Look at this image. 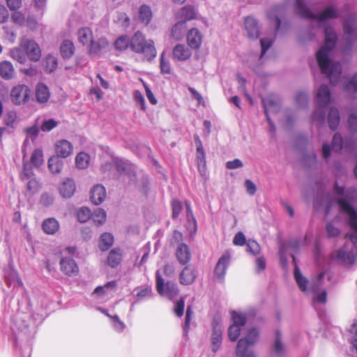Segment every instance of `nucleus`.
I'll return each mask as SVG.
<instances>
[{"label": "nucleus", "instance_id": "1", "mask_svg": "<svg viewBox=\"0 0 357 357\" xmlns=\"http://www.w3.org/2000/svg\"><path fill=\"white\" fill-rule=\"evenodd\" d=\"M325 42L317 52L316 58L322 74L325 75L335 85L340 82L342 74V66L337 61L331 59L332 50L337 41V34L331 26L324 28Z\"/></svg>", "mask_w": 357, "mask_h": 357}, {"label": "nucleus", "instance_id": "2", "mask_svg": "<svg viewBox=\"0 0 357 357\" xmlns=\"http://www.w3.org/2000/svg\"><path fill=\"white\" fill-rule=\"evenodd\" d=\"M295 264L294 278L299 289L307 294H313L312 305L317 308V305H324L327 301V293L321 287L324 282L325 272L321 271L317 277L310 281L307 280L301 274L300 269L296 262V258L293 252L290 253Z\"/></svg>", "mask_w": 357, "mask_h": 357}, {"label": "nucleus", "instance_id": "3", "mask_svg": "<svg viewBox=\"0 0 357 357\" xmlns=\"http://www.w3.org/2000/svg\"><path fill=\"white\" fill-rule=\"evenodd\" d=\"M295 9L296 13L300 16L316 20L319 23H323L331 19H337L340 17L337 9L333 5L328 6L324 10L316 14L305 5L303 0H296Z\"/></svg>", "mask_w": 357, "mask_h": 357}, {"label": "nucleus", "instance_id": "4", "mask_svg": "<svg viewBox=\"0 0 357 357\" xmlns=\"http://www.w3.org/2000/svg\"><path fill=\"white\" fill-rule=\"evenodd\" d=\"M130 50L137 54H143L147 60L153 59L157 52L152 40H146L145 36L140 31H137L130 41Z\"/></svg>", "mask_w": 357, "mask_h": 357}, {"label": "nucleus", "instance_id": "5", "mask_svg": "<svg viewBox=\"0 0 357 357\" xmlns=\"http://www.w3.org/2000/svg\"><path fill=\"white\" fill-rule=\"evenodd\" d=\"M331 92L327 85L321 84L316 95L317 107L312 114V121L317 124H324L326 116V107L331 101Z\"/></svg>", "mask_w": 357, "mask_h": 357}, {"label": "nucleus", "instance_id": "6", "mask_svg": "<svg viewBox=\"0 0 357 357\" xmlns=\"http://www.w3.org/2000/svg\"><path fill=\"white\" fill-rule=\"evenodd\" d=\"M259 334L257 328H252L244 337L239 340L236 349V354L238 357H255L253 351L250 350L249 347L257 342Z\"/></svg>", "mask_w": 357, "mask_h": 357}, {"label": "nucleus", "instance_id": "7", "mask_svg": "<svg viewBox=\"0 0 357 357\" xmlns=\"http://www.w3.org/2000/svg\"><path fill=\"white\" fill-rule=\"evenodd\" d=\"M156 289L160 296L167 297L169 300L174 298L178 294V285L173 281L164 279L160 271L156 272Z\"/></svg>", "mask_w": 357, "mask_h": 357}, {"label": "nucleus", "instance_id": "8", "mask_svg": "<svg viewBox=\"0 0 357 357\" xmlns=\"http://www.w3.org/2000/svg\"><path fill=\"white\" fill-rule=\"evenodd\" d=\"M261 101L264 108L266 119L269 124V131L273 133L275 130V127L270 118V113H276L279 111L280 107V99L278 96L275 94H270L263 98Z\"/></svg>", "mask_w": 357, "mask_h": 357}, {"label": "nucleus", "instance_id": "9", "mask_svg": "<svg viewBox=\"0 0 357 357\" xmlns=\"http://www.w3.org/2000/svg\"><path fill=\"white\" fill-rule=\"evenodd\" d=\"M355 16L350 15L343 22V38L347 49H351L354 42L357 41V29L354 27Z\"/></svg>", "mask_w": 357, "mask_h": 357}, {"label": "nucleus", "instance_id": "10", "mask_svg": "<svg viewBox=\"0 0 357 357\" xmlns=\"http://www.w3.org/2000/svg\"><path fill=\"white\" fill-rule=\"evenodd\" d=\"M233 324L228 329V336L231 341H236L241 333V328L246 323V317L245 314L241 312H232Z\"/></svg>", "mask_w": 357, "mask_h": 357}, {"label": "nucleus", "instance_id": "11", "mask_svg": "<svg viewBox=\"0 0 357 357\" xmlns=\"http://www.w3.org/2000/svg\"><path fill=\"white\" fill-rule=\"evenodd\" d=\"M31 96L29 87L25 84H18L10 91V99L15 105H23L29 101Z\"/></svg>", "mask_w": 357, "mask_h": 357}, {"label": "nucleus", "instance_id": "12", "mask_svg": "<svg viewBox=\"0 0 357 357\" xmlns=\"http://www.w3.org/2000/svg\"><path fill=\"white\" fill-rule=\"evenodd\" d=\"M230 258L229 253L226 252L218 259L214 269V276L217 282H224L227 269L230 264Z\"/></svg>", "mask_w": 357, "mask_h": 357}, {"label": "nucleus", "instance_id": "13", "mask_svg": "<svg viewBox=\"0 0 357 357\" xmlns=\"http://www.w3.org/2000/svg\"><path fill=\"white\" fill-rule=\"evenodd\" d=\"M21 47L24 49L26 56L30 60L37 61L40 59L41 50L38 43L34 40L23 38L21 41Z\"/></svg>", "mask_w": 357, "mask_h": 357}, {"label": "nucleus", "instance_id": "14", "mask_svg": "<svg viewBox=\"0 0 357 357\" xmlns=\"http://www.w3.org/2000/svg\"><path fill=\"white\" fill-rule=\"evenodd\" d=\"M115 165L120 176H126L129 182H135V172L134 166L131 163L122 159H117Z\"/></svg>", "mask_w": 357, "mask_h": 357}, {"label": "nucleus", "instance_id": "15", "mask_svg": "<svg viewBox=\"0 0 357 357\" xmlns=\"http://www.w3.org/2000/svg\"><path fill=\"white\" fill-rule=\"evenodd\" d=\"M222 340V326L218 319H214L213 322V331L211 337V349L215 353L220 349Z\"/></svg>", "mask_w": 357, "mask_h": 357}, {"label": "nucleus", "instance_id": "16", "mask_svg": "<svg viewBox=\"0 0 357 357\" xmlns=\"http://www.w3.org/2000/svg\"><path fill=\"white\" fill-rule=\"evenodd\" d=\"M305 238L304 240L296 239L290 241L287 245H281L279 250V257L283 266H286L287 263V253L288 250H291L293 252H296L300 247L305 243Z\"/></svg>", "mask_w": 357, "mask_h": 357}, {"label": "nucleus", "instance_id": "17", "mask_svg": "<svg viewBox=\"0 0 357 357\" xmlns=\"http://www.w3.org/2000/svg\"><path fill=\"white\" fill-rule=\"evenodd\" d=\"M332 147L335 151H340L342 149L349 151H353L354 150V142L351 139L343 140L342 136L337 132L333 136Z\"/></svg>", "mask_w": 357, "mask_h": 357}, {"label": "nucleus", "instance_id": "18", "mask_svg": "<svg viewBox=\"0 0 357 357\" xmlns=\"http://www.w3.org/2000/svg\"><path fill=\"white\" fill-rule=\"evenodd\" d=\"M244 27L248 36L251 39H257L259 36V27L257 20L252 16L245 18Z\"/></svg>", "mask_w": 357, "mask_h": 357}, {"label": "nucleus", "instance_id": "19", "mask_svg": "<svg viewBox=\"0 0 357 357\" xmlns=\"http://www.w3.org/2000/svg\"><path fill=\"white\" fill-rule=\"evenodd\" d=\"M73 144L66 139L59 140L55 144L56 155L59 158H66L73 153Z\"/></svg>", "mask_w": 357, "mask_h": 357}, {"label": "nucleus", "instance_id": "20", "mask_svg": "<svg viewBox=\"0 0 357 357\" xmlns=\"http://www.w3.org/2000/svg\"><path fill=\"white\" fill-rule=\"evenodd\" d=\"M76 185L73 179L65 178L59 187V191L63 198H70L75 192Z\"/></svg>", "mask_w": 357, "mask_h": 357}, {"label": "nucleus", "instance_id": "21", "mask_svg": "<svg viewBox=\"0 0 357 357\" xmlns=\"http://www.w3.org/2000/svg\"><path fill=\"white\" fill-rule=\"evenodd\" d=\"M196 277L195 268L191 266H186L179 275V282L181 284L189 285L195 281Z\"/></svg>", "mask_w": 357, "mask_h": 357}, {"label": "nucleus", "instance_id": "22", "mask_svg": "<svg viewBox=\"0 0 357 357\" xmlns=\"http://www.w3.org/2000/svg\"><path fill=\"white\" fill-rule=\"evenodd\" d=\"M106 197V190L103 185L97 184L93 187L90 192V199L93 204L99 205Z\"/></svg>", "mask_w": 357, "mask_h": 357}, {"label": "nucleus", "instance_id": "23", "mask_svg": "<svg viewBox=\"0 0 357 357\" xmlns=\"http://www.w3.org/2000/svg\"><path fill=\"white\" fill-rule=\"evenodd\" d=\"M5 280L9 287L13 286V289L17 290L24 289L22 280L20 279L17 271L13 269H9L5 273Z\"/></svg>", "mask_w": 357, "mask_h": 357}, {"label": "nucleus", "instance_id": "24", "mask_svg": "<svg viewBox=\"0 0 357 357\" xmlns=\"http://www.w3.org/2000/svg\"><path fill=\"white\" fill-rule=\"evenodd\" d=\"M61 271L68 275H76L79 268L75 261L70 257H64L60 261Z\"/></svg>", "mask_w": 357, "mask_h": 357}, {"label": "nucleus", "instance_id": "25", "mask_svg": "<svg viewBox=\"0 0 357 357\" xmlns=\"http://www.w3.org/2000/svg\"><path fill=\"white\" fill-rule=\"evenodd\" d=\"M176 259L178 262L185 265L191 259V253L188 246L185 243H180L177 246L176 251Z\"/></svg>", "mask_w": 357, "mask_h": 357}, {"label": "nucleus", "instance_id": "26", "mask_svg": "<svg viewBox=\"0 0 357 357\" xmlns=\"http://www.w3.org/2000/svg\"><path fill=\"white\" fill-rule=\"evenodd\" d=\"M188 45L192 49H198L202 42V35L196 28L191 29L187 34Z\"/></svg>", "mask_w": 357, "mask_h": 357}, {"label": "nucleus", "instance_id": "27", "mask_svg": "<svg viewBox=\"0 0 357 357\" xmlns=\"http://www.w3.org/2000/svg\"><path fill=\"white\" fill-rule=\"evenodd\" d=\"M191 54V50L183 44H177L173 49V58L179 61L188 59Z\"/></svg>", "mask_w": 357, "mask_h": 357}, {"label": "nucleus", "instance_id": "28", "mask_svg": "<svg viewBox=\"0 0 357 357\" xmlns=\"http://www.w3.org/2000/svg\"><path fill=\"white\" fill-rule=\"evenodd\" d=\"M12 329L13 331H19L25 335H29L31 333L29 330V324L26 317L23 314L18 315L13 321Z\"/></svg>", "mask_w": 357, "mask_h": 357}, {"label": "nucleus", "instance_id": "29", "mask_svg": "<svg viewBox=\"0 0 357 357\" xmlns=\"http://www.w3.org/2000/svg\"><path fill=\"white\" fill-rule=\"evenodd\" d=\"M42 229L45 234L53 235L59 229V223L55 218H49L43 222Z\"/></svg>", "mask_w": 357, "mask_h": 357}, {"label": "nucleus", "instance_id": "30", "mask_svg": "<svg viewBox=\"0 0 357 357\" xmlns=\"http://www.w3.org/2000/svg\"><path fill=\"white\" fill-rule=\"evenodd\" d=\"M77 39L79 43L83 45H89L93 40V33L91 29L83 27L77 31Z\"/></svg>", "mask_w": 357, "mask_h": 357}, {"label": "nucleus", "instance_id": "31", "mask_svg": "<svg viewBox=\"0 0 357 357\" xmlns=\"http://www.w3.org/2000/svg\"><path fill=\"white\" fill-rule=\"evenodd\" d=\"M47 166L51 173L58 174L63 167V162L59 157L53 155L48 160Z\"/></svg>", "mask_w": 357, "mask_h": 357}, {"label": "nucleus", "instance_id": "32", "mask_svg": "<svg viewBox=\"0 0 357 357\" xmlns=\"http://www.w3.org/2000/svg\"><path fill=\"white\" fill-rule=\"evenodd\" d=\"M15 69L13 64L8 61L0 63V75L4 79H10L13 77Z\"/></svg>", "mask_w": 357, "mask_h": 357}, {"label": "nucleus", "instance_id": "33", "mask_svg": "<svg viewBox=\"0 0 357 357\" xmlns=\"http://www.w3.org/2000/svg\"><path fill=\"white\" fill-rule=\"evenodd\" d=\"M196 17V11L191 6H186L182 8L177 13V17L181 22H185L193 20Z\"/></svg>", "mask_w": 357, "mask_h": 357}, {"label": "nucleus", "instance_id": "34", "mask_svg": "<svg viewBox=\"0 0 357 357\" xmlns=\"http://www.w3.org/2000/svg\"><path fill=\"white\" fill-rule=\"evenodd\" d=\"M108 46L107 39L104 38H99L97 40H92L89 45V52L91 54H98L102 50H105Z\"/></svg>", "mask_w": 357, "mask_h": 357}, {"label": "nucleus", "instance_id": "35", "mask_svg": "<svg viewBox=\"0 0 357 357\" xmlns=\"http://www.w3.org/2000/svg\"><path fill=\"white\" fill-rule=\"evenodd\" d=\"M49 89L43 83H39L36 86V98L38 102L45 103L50 98Z\"/></svg>", "mask_w": 357, "mask_h": 357}, {"label": "nucleus", "instance_id": "36", "mask_svg": "<svg viewBox=\"0 0 357 357\" xmlns=\"http://www.w3.org/2000/svg\"><path fill=\"white\" fill-rule=\"evenodd\" d=\"M340 112L337 108L331 107L328 112V123L329 128L332 130H335L337 128L340 124Z\"/></svg>", "mask_w": 357, "mask_h": 357}, {"label": "nucleus", "instance_id": "37", "mask_svg": "<svg viewBox=\"0 0 357 357\" xmlns=\"http://www.w3.org/2000/svg\"><path fill=\"white\" fill-rule=\"evenodd\" d=\"M60 51L63 58H70L75 52V47L73 43L70 40H63L61 44Z\"/></svg>", "mask_w": 357, "mask_h": 357}, {"label": "nucleus", "instance_id": "38", "mask_svg": "<svg viewBox=\"0 0 357 357\" xmlns=\"http://www.w3.org/2000/svg\"><path fill=\"white\" fill-rule=\"evenodd\" d=\"M114 243V237L110 233H103L99 239V248L101 251L107 250Z\"/></svg>", "mask_w": 357, "mask_h": 357}, {"label": "nucleus", "instance_id": "39", "mask_svg": "<svg viewBox=\"0 0 357 357\" xmlns=\"http://www.w3.org/2000/svg\"><path fill=\"white\" fill-rule=\"evenodd\" d=\"M275 337L272 347V349L273 353L277 356H282L284 354L285 351V347L281 341L282 335L278 330L275 331Z\"/></svg>", "mask_w": 357, "mask_h": 357}, {"label": "nucleus", "instance_id": "40", "mask_svg": "<svg viewBox=\"0 0 357 357\" xmlns=\"http://www.w3.org/2000/svg\"><path fill=\"white\" fill-rule=\"evenodd\" d=\"M90 156L85 152H80L75 157L76 167L79 169H85L89 165Z\"/></svg>", "mask_w": 357, "mask_h": 357}, {"label": "nucleus", "instance_id": "41", "mask_svg": "<svg viewBox=\"0 0 357 357\" xmlns=\"http://www.w3.org/2000/svg\"><path fill=\"white\" fill-rule=\"evenodd\" d=\"M121 259L122 255L120 250L114 248L112 250L109 254L107 257V264L110 267L114 268L120 264Z\"/></svg>", "mask_w": 357, "mask_h": 357}, {"label": "nucleus", "instance_id": "42", "mask_svg": "<svg viewBox=\"0 0 357 357\" xmlns=\"http://www.w3.org/2000/svg\"><path fill=\"white\" fill-rule=\"evenodd\" d=\"M185 22L179 21L172 28L171 36L176 40L181 39L185 31Z\"/></svg>", "mask_w": 357, "mask_h": 357}, {"label": "nucleus", "instance_id": "43", "mask_svg": "<svg viewBox=\"0 0 357 357\" xmlns=\"http://www.w3.org/2000/svg\"><path fill=\"white\" fill-rule=\"evenodd\" d=\"M139 19L144 24L147 25L152 19V11L149 6L142 5L139 9Z\"/></svg>", "mask_w": 357, "mask_h": 357}, {"label": "nucleus", "instance_id": "44", "mask_svg": "<svg viewBox=\"0 0 357 357\" xmlns=\"http://www.w3.org/2000/svg\"><path fill=\"white\" fill-rule=\"evenodd\" d=\"M10 56L20 63H24L26 61L25 51L21 47V44L19 47H14L10 50Z\"/></svg>", "mask_w": 357, "mask_h": 357}, {"label": "nucleus", "instance_id": "45", "mask_svg": "<svg viewBox=\"0 0 357 357\" xmlns=\"http://www.w3.org/2000/svg\"><path fill=\"white\" fill-rule=\"evenodd\" d=\"M282 10V7L277 6L275 8H273V10L270 12L268 15V17L274 24L275 31H278L280 26L281 22L278 15L280 10Z\"/></svg>", "mask_w": 357, "mask_h": 357}, {"label": "nucleus", "instance_id": "46", "mask_svg": "<svg viewBox=\"0 0 357 357\" xmlns=\"http://www.w3.org/2000/svg\"><path fill=\"white\" fill-rule=\"evenodd\" d=\"M91 218L97 225H101L106 220V212L103 209L98 208L91 213Z\"/></svg>", "mask_w": 357, "mask_h": 357}, {"label": "nucleus", "instance_id": "47", "mask_svg": "<svg viewBox=\"0 0 357 357\" xmlns=\"http://www.w3.org/2000/svg\"><path fill=\"white\" fill-rule=\"evenodd\" d=\"M130 38H129L127 36H121L116 40L114 46L116 50H126L130 47Z\"/></svg>", "mask_w": 357, "mask_h": 357}, {"label": "nucleus", "instance_id": "48", "mask_svg": "<svg viewBox=\"0 0 357 357\" xmlns=\"http://www.w3.org/2000/svg\"><path fill=\"white\" fill-rule=\"evenodd\" d=\"M57 66V59L53 55L47 56L45 61V68L46 71L52 73L56 69Z\"/></svg>", "mask_w": 357, "mask_h": 357}, {"label": "nucleus", "instance_id": "49", "mask_svg": "<svg viewBox=\"0 0 357 357\" xmlns=\"http://www.w3.org/2000/svg\"><path fill=\"white\" fill-rule=\"evenodd\" d=\"M31 162L36 167H39L43 163V153L40 149L34 150L31 157Z\"/></svg>", "mask_w": 357, "mask_h": 357}, {"label": "nucleus", "instance_id": "50", "mask_svg": "<svg viewBox=\"0 0 357 357\" xmlns=\"http://www.w3.org/2000/svg\"><path fill=\"white\" fill-rule=\"evenodd\" d=\"M260 43H261V53L259 60H261L263 59L264 56L265 55L266 52H267V50L272 46V45L273 43V37L262 38L260 40Z\"/></svg>", "mask_w": 357, "mask_h": 357}, {"label": "nucleus", "instance_id": "51", "mask_svg": "<svg viewBox=\"0 0 357 357\" xmlns=\"http://www.w3.org/2000/svg\"><path fill=\"white\" fill-rule=\"evenodd\" d=\"M77 215L80 222H86L91 218V211L87 207H82L78 210Z\"/></svg>", "mask_w": 357, "mask_h": 357}, {"label": "nucleus", "instance_id": "52", "mask_svg": "<svg viewBox=\"0 0 357 357\" xmlns=\"http://www.w3.org/2000/svg\"><path fill=\"white\" fill-rule=\"evenodd\" d=\"M196 158L199 169L202 172L201 168H204L206 165V155L203 147L196 149Z\"/></svg>", "mask_w": 357, "mask_h": 357}, {"label": "nucleus", "instance_id": "53", "mask_svg": "<svg viewBox=\"0 0 357 357\" xmlns=\"http://www.w3.org/2000/svg\"><path fill=\"white\" fill-rule=\"evenodd\" d=\"M246 250L253 255H257L259 254L261 248L257 241L249 239L246 243Z\"/></svg>", "mask_w": 357, "mask_h": 357}, {"label": "nucleus", "instance_id": "54", "mask_svg": "<svg viewBox=\"0 0 357 357\" xmlns=\"http://www.w3.org/2000/svg\"><path fill=\"white\" fill-rule=\"evenodd\" d=\"M160 70L162 74H169L171 72V66L169 61L165 58V52L160 55Z\"/></svg>", "mask_w": 357, "mask_h": 357}, {"label": "nucleus", "instance_id": "55", "mask_svg": "<svg viewBox=\"0 0 357 357\" xmlns=\"http://www.w3.org/2000/svg\"><path fill=\"white\" fill-rule=\"evenodd\" d=\"M308 94L306 92L301 91L296 94V101L300 107H305L308 102Z\"/></svg>", "mask_w": 357, "mask_h": 357}, {"label": "nucleus", "instance_id": "56", "mask_svg": "<svg viewBox=\"0 0 357 357\" xmlns=\"http://www.w3.org/2000/svg\"><path fill=\"white\" fill-rule=\"evenodd\" d=\"M344 89L357 92V73L350 80L344 82Z\"/></svg>", "mask_w": 357, "mask_h": 357}, {"label": "nucleus", "instance_id": "57", "mask_svg": "<svg viewBox=\"0 0 357 357\" xmlns=\"http://www.w3.org/2000/svg\"><path fill=\"white\" fill-rule=\"evenodd\" d=\"M111 319H112V324L114 330L119 333L123 332L126 325L122 321L120 320L119 317L117 315H114Z\"/></svg>", "mask_w": 357, "mask_h": 357}, {"label": "nucleus", "instance_id": "58", "mask_svg": "<svg viewBox=\"0 0 357 357\" xmlns=\"http://www.w3.org/2000/svg\"><path fill=\"white\" fill-rule=\"evenodd\" d=\"M116 286V281H111V282H107L104 287H98L97 288H96V289L94 290L93 291V294H102V293H105L107 291H108L109 289H113L115 288V287Z\"/></svg>", "mask_w": 357, "mask_h": 357}, {"label": "nucleus", "instance_id": "59", "mask_svg": "<svg viewBox=\"0 0 357 357\" xmlns=\"http://www.w3.org/2000/svg\"><path fill=\"white\" fill-rule=\"evenodd\" d=\"M172 218L175 219L178 218L181 210H182V204L181 202L178 200H173L172 202Z\"/></svg>", "mask_w": 357, "mask_h": 357}, {"label": "nucleus", "instance_id": "60", "mask_svg": "<svg viewBox=\"0 0 357 357\" xmlns=\"http://www.w3.org/2000/svg\"><path fill=\"white\" fill-rule=\"evenodd\" d=\"M56 126H57V122L55 121L54 119H50L48 120H45L43 123V124L40 127V129L43 132H49L51 130H52L53 128H54Z\"/></svg>", "mask_w": 357, "mask_h": 357}, {"label": "nucleus", "instance_id": "61", "mask_svg": "<svg viewBox=\"0 0 357 357\" xmlns=\"http://www.w3.org/2000/svg\"><path fill=\"white\" fill-rule=\"evenodd\" d=\"M54 202V197L52 194L45 192L41 195L40 203L45 206H50Z\"/></svg>", "mask_w": 357, "mask_h": 357}, {"label": "nucleus", "instance_id": "62", "mask_svg": "<svg viewBox=\"0 0 357 357\" xmlns=\"http://www.w3.org/2000/svg\"><path fill=\"white\" fill-rule=\"evenodd\" d=\"M349 128L351 131L357 132V115L355 113H351L348 119Z\"/></svg>", "mask_w": 357, "mask_h": 357}, {"label": "nucleus", "instance_id": "63", "mask_svg": "<svg viewBox=\"0 0 357 357\" xmlns=\"http://www.w3.org/2000/svg\"><path fill=\"white\" fill-rule=\"evenodd\" d=\"M255 271L257 273H260L266 268V259L264 257H259L255 260Z\"/></svg>", "mask_w": 357, "mask_h": 357}, {"label": "nucleus", "instance_id": "64", "mask_svg": "<svg viewBox=\"0 0 357 357\" xmlns=\"http://www.w3.org/2000/svg\"><path fill=\"white\" fill-rule=\"evenodd\" d=\"M233 243L236 245L242 246L245 244L246 239L243 232L238 231L234 237Z\"/></svg>", "mask_w": 357, "mask_h": 357}]
</instances>
